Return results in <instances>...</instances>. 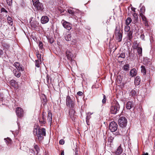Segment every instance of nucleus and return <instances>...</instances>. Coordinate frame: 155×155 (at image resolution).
Returning <instances> with one entry per match:
<instances>
[{"label": "nucleus", "instance_id": "nucleus-12", "mask_svg": "<svg viewBox=\"0 0 155 155\" xmlns=\"http://www.w3.org/2000/svg\"><path fill=\"white\" fill-rule=\"evenodd\" d=\"M49 21V18L45 15L42 16L41 19V22L42 24H45L48 23Z\"/></svg>", "mask_w": 155, "mask_h": 155}, {"label": "nucleus", "instance_id": "nucleus-35", "mask_svg": "<svg viewBox=\"0 0 155 155\" xmlns=\"http://www.w3.org/2000/svg\"><path fill=\"white\" fill-rule=\"evenodd\" d=\"M41 100L43 101L42 103L45 104L47 102V99L45 95H43L41 96Z\"/></svg>", "mask_w": 155, "mask_h": 155}, {"label": "nucleus", "instance_id": "nucleus-13", "mask_svg": "<svg viewBox=\"0 0 155 155\" xmlns=\"http://www.w3.org/2000/svg\"><path fill=\"white\" fill-rule=\"evenodd\" d=\"M14 65L16 68V69L21 71H24V69L22 67V65L20 64L19 63L15 62L14 63Z\"/></svg>", "mask_w": 155, "mask_h": 155}, {"label": "nucleus", "instance_id": "nucleus-21", "mask_svg": "<svg viewBox=\"0 0 155 155\" xmlns=\"http://www.w3.org/2000/svg\"><path fill=\"white\" fill-rule=\"evenodd\" d=\"M122 152V149L120 146H119L115 152V154L116 155H120Z\"/></svg>", "mask_w": 155, "mask_h": 155}, {"label": "nucleus", "instance_id": "nucleus-45", "mask_svg": "<svg viewBox=\"0 0 155 155\" xmlns=\"http://www.w3.org/2000/svg\"><path fill=\"white\" fill-rule=\"evenodd\" d=\"M93 113L91 112H88L87 114L86 119L89 120L91 117V115Z\"/></svg>", "mask_w": 155, "mask_h": 155}, {"label": "nucleus", "instance_id": "nucleus-11", "mask_svg": "<svg viewBox=\"0 0 155 155\" xmlns=\"http://www.w3.org/2000/svg\"><path fill=\"white\" fill-rule=\"evenodd\" d=\"M66 56L68 59L71 61L74 59L73 54L71 52L67 51L66 52Z\"/></svg>", "mask_w": 155, "mask_h": 155}, {"label": "nucleus", "instance_id": "nucleus-59", "mask_svg": "<svg viewBox=\"0 0 155 155\" xmlns=\"http://www.w3.org/2000/svg\"><path fill=\"white\" fill-rule=\"evenodd\" d=\"M61 155H64V151H62L61 152Z\"/></svg>", "mask_w": 155, "mask_h": 155}, {"label": "nucleus", "instance_id": "nucleus-7", "mask_svg": "<svg viewBox=\"0 0 155 155\" xmlns=\"http://www.w3.org/2000/svg\"><path fill=\"white\" fill-rule=\"evenodd\" d=\"M64 27L68 30H70L72 28L71 25L69 22L63 20L61 21Z\"/></svg>", "mask_w": 155, "mask_h": 155}, {"label": "nucleus", "instance_id": "nucleus-14", "mask_svg": "<svg viewBox=\"0 0 155 155\" xmlns=\"http://www.w3.org/2000/svg\"><path fill=\"white\" fill-rule=\"evenodd\" d=\"M64 37L65 39L67 41H70L73 39L71 34L68 32L66 33Z\"/></svg>", "mask_w": 155, "mask_h": 155}, {"label": "nucleus", "instance_id": "nucleus-38", "mask_svg": "<svg viewBox=\"0 0 155 155\" xmlns=\"http://www.w3.org/2000/svg\"><path fill=\"white\" fill-rule=\"evenodd\" d=\"M4 140H5V141L7 145L10 143L11 141V140L9 138H5Z\"/></svg>", "mask_w": 155, "mask_h": 155}, {"label": "nucleus", "instance_id": "nucleus-48", "mask_svg": "<svg viewBox=\"0 0 155 155\" xmlns=\"http://www.w3.org/2000/svg\"><path fill=\"white\" fill-rule=\"evenodd\" d=\"M120 30L117 28V27L116 26L115 31V35H117L118 33H120Z\"/></svg>", "mask_w": 155, "mask_h": 155}, {"label": "nucleus", "instance_id": "nucleus-10", "mask_svg": "<svg viewBox=\"0 0 155 155\" xmlns=\"http://www.w3.org/2000/svg\"><path fill=\"white\" fill-rule=\"evenodd\" d=\"M34 6L38 10L41 11H42L44 8L43 4L39 2L36 4H35Z\"/></svg>", "mask_w": 155, "mask_h": 155}, {"label": "nucleus", "instance_id": "nucleus-41", "mask_svg": "<svg viewBox=\"0 0 155 155\" xmlns=\"http://www.w3.org/2000/svg\"><path fill=\"white\" fill-rule=\"evenodd\" d=\"M132 46L133 49H137L138 47V44L137 42H134Z\"/></svg>", "mask_w": 155, "mask_h": 155}, {"label": "nucleus", "instance_id": "nucleus-44", "mask_svg": "<svg viewBox=\"0 0 155 155\" xmlns=\"http://www.w3.org/2000/svg\"><path fill=\"white\" fill-rule=\"evenodd\" d=\"M34 148L36 150L37 152V154L39 153L40 150V148L37 145H35L34 146Z\"/></svg>", "mask_w": 155, "mask_h": 155}, {"label": "nucleus", "instance_id": "nucleus-50", "mask_svg": "<svg viewBox=\"0 0 155 155\" xmlns=\"http://www.w3.org/2000/svg\"><path fill=\"white\" fill-rule=\"evenodd\" d=\"M140 11L141 13H143L145 11V8L143 6L140 9Z\"/></svg>", "mask_w": 155, "mask_h": 155}, {"label": "nucleus", "instance_id": "nucleus-24", "mask_svg": "<svg viewBox=\"0 0 155 155\" xmlns=\"http://www.w3.org/2000/svg\"><path fill=\"white\" fill-rule=\"evenodd\" d=\"M127 36L128 37L129 40H131L133 38V31L130 30V31L129 32H127Z\"/></svg>", "mask_w": 155, "mask_h": 155}, {"label": "nucleus", "instance_id": "nucleus-33", "mask_svg": "<svg viewBox=\"0 0 155 155\" xmlns=\"http://www.w3.org/2000/svg\"><path fill=\"white\" fill-rule=\"evenodd\" d=\"M129 65L128 64H125L123 66V69L125 71L129 70Z\"/></svg>", "mask_w": 155, "mask_h": 155}, {"label": "nucleus", "instance_id": "nucleus-29", "mask_svg": "<svg viewBox=\"0 0 155 155\" xmlns=\"http://www.w3.org/2000/svg\"><path fill=\"white\" fill-rule=\"evenodd\" d=\"M141 72L143 75H145L146 74V69L145 67L143 66H141Z\"/></svg>", "mask_w": 155, "mask_h": 155}, {"label": "nucleus", "instance_id": "nucleus-53", "mask_svg": "<svg viewBox=\"0 0 155 155\" xmlns=\"http://www.w3.org/2000/svg\"><path fill=\"white\" fill-rule=\"evenodd\" d=\"M140 38L142 40H144V38H145V35L144 34H141L140 36Z\"/></svg>", "mask_w": 155, "mask_h": 155}, {"label": "nucleus", "instance_id": "nucleus-46", "mask_svg": "<svg viewBox=\"0 0 155 155\" xmlns=\"http://www.w3.org/2000/svg\"><path fill=\"white\" fill-rule=\"evenodd\" d=\"M41 119L43 120V121H41V122H42L41 124L42 125L45 124L46 122V119L44 116L43 114V116L42 117V118Z\"/></svg>", "mask_w": 155, "mask_h": 155}, {"label": "nucleus", "instance_id": "nucleus-8", "mask_svg": "<svg viewBox=\"0 0 155 155\" xmlns=\"http://www.w3.org/2000/svg\"><path fill=\"white\" fill-rule=\"evenodd\" d=\"M16 112L17 116L21 117L23 116V111L22 109L20 107H18L16 108Z\"/></svg>", "mask_w": 155, "mask_h": 155}, {"label": "nucleus", "instance_id": "nucleus-25", "mask_svg": "<svg viewBox=\"0 0 155 155\" xmlns=\"http://www.w3.org/2000/svg\"><path fill=\"white\" fill-rule=\"evenodd\" d=\"M10 85L12 87L15 88L16 87L17 85V82L16 81L14 80H12L10 81Z\"/></svg>", "mask_w": 155, "mask_h": 155}, {"label": "nucleus", "instance_id": "nucleus-47", "mask_svg": "<svg viewBox=\"0 0 155 155\" xmlns=\"http://www.w3.org/2000/svg\"><path fill=\"white\" fill-rule=\"evenodd\" d=\"M7 3L9 5H11L12 4V0H6Z\"/></svg>", "mask_w": 155, "mask_h": 155}, {"label": "nucleus", "instance_id": "nucleus-23", "mask_svg": "<svg viewBox=\"0 0 155 155\" xmlns=\"http://www.w3.org/2000/svg\"><path fill=\"white\" fill-rule=\"evenodd\" d=\"M76 10L74 8H69L68 9V12L69 14L71 15L72 16H74Z\"/></svg>", "mask_w": 155, "mask_h": 155}, {"label": "nucleus", "instance_id": "nucleus-27", "mask_svg": "<svg viewBox=\"0 0 155 155\" xmlns=\"http://www.w3.org/2000/svg\"><path fill=\"white\" fill-rule=\"evenodd\" d=\"M32 28H35L38 26V23L36 21H33L31 23Z\"/></svg>", "mask_w": 155, "mask_h": 155}, {"label": "nucleus", "instance_id": "nucleus-20", "mask_svg": "<svg viewBox=\"0 0 155 155\" xmlns=\"http://www.w3.org/2000/svg\"><path fill=\"white\" fill-rule=\"evenodd\" d=\"M137 49V52L138 56L139 58L142 56V48L139 47Z\"/></svg>", "mask_w": 155, "mask_h": 155}, {"label": "nucleus", "instance_id": "nucleus-54", "mask_svg": "<svg viewBox=\"0 0 155 155\" xmlns=\"http://www.w3.org/2000/svg\"><path fill=\"white\" fill-rule=\"evenodd\" d=\"M41 55L39 54H37V57L38 60L39 59H41Z\"/></svg>", "mask_w": 155, "mask_h": 155}, {"label": "nucleus", "instance_id": "nucleus-26", "mask_svg": "<svg viewBox=\"0 0 155 155\" xmlns=\"http://www.w3.org/2000/svg\"><path fill=\"white\" fill-rule=\"evenodd\" d=\"M117 37V39L118 40L119 42L121 41L122 40V34L121 33H118L116 35Z\"/></svg>", "mask_w": 155, "mask_h": 155}, {"label": "nucleus", "instance_id": "nucleus-6", "mask_svg": "<svg viewBox=\"0 0 155 155\" xmlns=\"http://www.w3.org/2000/svg\"><path fill=\"white\" fill-rule=\"evenodd\" d=\"M82 14L81 12L78 10H75V14L74 16V18H75L76 20H78L79 19V21H81L80 20L82 16Z\"/></svg>", "mask_w": 155, "mask_h": 155}, {"label": "nucleus", "instance_id": "nucleus-61", "mask_svg": "<svg viewBox=\"0 0 155 155\" xmlns=\"http://www.w3.org/2000/svg\"><path fill=\"white\" fill-rule=\"evenodd\" d=\"M86 122H87V124L88 125H89L88 123H89V122L88 121V120H86Z\"/></svg>", "mask_w": 155, "mask_h": 155}, {"label": "nucleus", "instance_id": "nucleus-64", "mask_svg": "<svg viewBox=\"0 0 155 155\" xmlns=\"http://www.w3.org/2000/svg\"><path fill=\"white\" fill-rule=\"evenodd\" d=\"M4 16V15H3ZM4 17H5V16H4V17H3V18H4Z\"/></svg>", "mask_w": 155, "mask_h": 155}, {"label": "nucleus", "instance_id": "nucleus-16", "mask_svg": "<svg viewBox=\"0 0 155 155\" xmlns=\"http://www.w3.org/2000/svg\"><path fill=\"white\" fill-rule=\"evenodd\" d=\"M140 15L145 25L146 26H147L148 25V21L147 20L146 17L143 14H142V13H140Z\"/></svg>", "mask_w": 155, "mask_h": 155}, {"label": "nucleus", "instance_id": "nucleus-55", "mask_svg": "<svg viewBox=\"0 0 155 155\" xmlns=\"http://www.w3.org/2000/svg\"><path fill=\"white\" fill-rule=\"evenodd\" d=\"M77 94L79 96H81L83 94V93L81 91H78L77 92Z\"/></svg>", "mask_w": 155, "mask_h": 155}, {"label": "nucleus", "instance_id": "nucleus-34", "mask_svg": "<svg viewBox=\"0 0 155 155\" xmlns=\"http://www.w3.org/2000/svg\"><path fill=\"white\" fill-rule=\"evenodd\" d=\"M132 21V19L130 18H128L125 21L126 25H129Z\"/></svg>", "mask_w": 155, "mask_h": 155}, {"label": "nucleus", "instance_id": "nucleus-62", "mask_svg": "<svg viewBox=\"0 0 155 155\" xmlns=\"http://www.w3.org/2000/svg\"><path fill=\"white\" fill-rule=\"evenodd\" d=\"M3 46H4V47H5V44H3Z\"/></svg>", "mask_w": 155, "mask_h": 155}, {"label": "nucleus", "instance_id": "nucleus-56", "mask_svg": "<svg viewBox=\"0 0 155 155\" xmlns=\"http://www.w3.org/2000/svg\"><path fill=\"white\" fill-rule=\"evenodd\" d=\"M75 155H78V149L77 147L75 148Z\"/></svg>", "mask_w": 155, "mask_h": 155}, {"label": "nucleus", "instance_id": "nucleus-9", "mask_svg": "<svg viewBox=\"0 0 155 155\" xmlns=\"http://www.w3.org/2000/svg\"><path fill=\"white\" fill-rule=\"evenodd\" d=\"M127 132L124 130V127H121L120 129H118V132L115 133L116 135H120L123 136H124L126 133Z\"/></svg>", "mask_w": 155, "mask_h": 155}, {"label": "nucleus", "instance_id": "nucleus-58", "mask_svg": "<svg viewBox=\"0 0 155 155\" xmlns=\"http://www.w3.org/2000/svg\"><path fill=\"white\" fill-rule=\"evenodd\" d=\"M39 120L40 123H41V124L42 122H41V121H43V120L42 119H39Z\"/></svg>", "mask_w": 155, "mask_h": 155}, {"label": "nucleus", "instance_id": "nucleus-37", "mask_svg": "<svg viewBox=\"0 0 155 155\" xmlns=\"http://www.w3.org/2000/svg\"><path fill=\"white\" fill-rule=\"evenodd\" d=\"M136 90L135 89L132 90L130 92V94L133 97L135 96L136 94Z\"/></svg>", "mask_w": 155, "mask_h": 155}, {"label": "nucleus", "instance_id": "nucleus-22", "mask_svg": "<svg viewBox=\"0 0 155 155\" xmlns=\"http://www.w3.org/2000/svg\"><path fill=\"white\" fill-rule=\"evenodd\" d=\"M51 81V79L50 77L49 76L48 74H47L46 76V80H45L44 82L46 84H48L50 83Z\"/></svg>", "mask_w": 155, "mask_h": 155}, {"label": "nucleus", "instance_id": "nucleus-1", "mask_svg": "<svg viewBox=\"0 0 155 155\" xmlns=\"http://www.w3.org/2000/svg\"><path fill=\"white\" fill-rule=\"evenodd\" d=\"M66 104L67 107L70 109L69 110V115L73 120H75L77 116L75 114V103L73 99L69 96H67L66 98Z\"/></svg>", "mask_w": 155, "mask_h": 155}, {"label": "nucleus", "instance_id": "nucleus-17", "mask_svg": "<svg viewBox=\"0 0 155 155\" xmlns=\"http://www.w3.org/2000/svg\"><path fill=\"white\" fill-rule=\"evenodd\" d=\"M137 73V71L135 68L132 69L130 72V76L133 77L135 76Z\"/></svg>", "mask_w": 155, "mask_h": 155}, {"label": "nucleus", "instance_id": "nucleus-40", "mask_svg": "<svg viewBox=\"0 0 155 155\" xmlns=\"http://www.w3.org/2000/svg\"><path fill=\"white\" fill-rule=\"evenodd\" d=\"M38 46L40 49L41 51H43V47L42 42L41 41H39Z\"/></svg>", "mask_w": 155, "mask_h": 155}, {"label": "nucleus", "instance_id": "nucleus-32", "mask_svg": "<svg viewBox=\"0 0 155 155\" xmlns=\"http://www.w3.org/2000/svg\"><path fill=\"white\" fill-rule=\"evenodd\" d=\"M48 119L49 120V121L51 123L52 120V114L49 111L48 112Z\"/></svg>", "mask_w": 155, "mask_h": 155}, {"label": "nucleus", "instance_id": "nucleus-30", "mask_svg": "<svg viewBox=\"0 0 155 155\" xmlns=\"http://www.w3.org/2000/svg\"><path fill=\"white\" fill-rule=\"evenodd\" d=\"M7 20L8 23L11 25L13 24V21L12 18L8 16L7 18Z\"/></svg>", "mask_w": 155, "mask_h": 155}, {"label": "nucleus", "instance_id": "nucleus-43", "mask_svg": "<svg viewBox=\"0 0 155 155\" xmlns=\"http://www.w3.org/2000/svg\"><path fill=\"white\" fill-rule=\"evenodd\" d=\"M40 62V61L38 60H35V66L37 68H39L40 67L39 64Z\"/></svg>", "mask_w": 155, "mask_h": 155}, {"label": "nucleus", "instance_id": "nucleus-52", "mask_svg": "<svg viewBox=\"0 0 155 155\" xmlns=\"http://www.w3.org/2000/svg\"><path fill=\"white\" fill-rule=\"evenodd\" d=\"M64 143V141L63 139H61L59 142L60 144L61 145H63Z\"/></svg>", "mask_w": 155, "mask_h": 155}, {"label": "nucleus", "instance_id": "nucleus-4", "mask_svg": "<svg viewBox=\"0 0 155 155\" xmlns=\"http://www.w3.org/2000/svg\"><path fill=\"white\" fill-rule=\"evenodd\" d=\"M118 123L120 127H125L127 126V123L126 118L123 116L120 117L119 119Z\"/></svg>", "mask_w": 155, "mask_h": 155}, {"label": "nucleus", "instance_id": "nucleus-18", "mask_svg": "<svg viewBox=\"0 0 155 155\" xmlns=\"http://www.w3.org/2000/svg\"><path fill=\"white\" fill-rule=\"evenodd\" d=\"M18 70L15 69L13 70V72L14 75L17 77L19 78L21 76V73Z\"/></svg>", "mask_w": 155, "mask_h": 155}, {"label": "nucleus", "instance_id": "nucleus-57", "mask_svg": "<svg viewBox=\"0 0 155 155\" xmlns=\"http://www.w3.org/2000/svg\"><path fill=\"white\" fill-rule=\"evenodd\" d=\"M3 51L2 49H0V55L3 54Z\"/></svg>", "mask_w": 155, "mask_h": 155}, {"label": "nucleus", "instance_id": "nucleus-51", "mask_svg": "<svg viewBox=\"0 0 155 155\" xmlns=\"http://www.w3.org/2000/svg\"><path fill=\"white\" fill-rule=\"evenodd\" d=\"M32 1L34 5H35V4L39 2V0H32Z\"/></svg>", "mask_w": 155, "mask_h": 155}, {"label": "nucleus", "instance_id": "nucleus-60", "mask_svg": "<svg viewBox=\"0 0 155 155\" xmlns=\"http://www.w3.org/2000/svg\"><path fill=\"white\" fill-rule=\"evenodd\" d=\"M148 155V153H145L143 154V155Z\"/></svg>", "mask_w": 155, "mask_h": 155}, {"label": "nucleus", "instance_id": "nucleus-49", "mask_svg": "<svg viewBox=\"0 0 155 155\" xmlns=\"http://www.w3.org/2000/svg\"><path fill=\"white\" fill-rule=\"evenodd\" d=\"M106 96L105 95H103V99L102 101V102L103 104H104L106 102Z\"/></svg>", "mask_w": 155, "mask_h": 155}, {"label": "nucleus", "instance_id": "nucleus-5", "mask_svg": "<svg viewBox=\"0 0 155 155\" xmlns=\"http://www.w3.org/2000/svg\"><path fill=\"white\" fill-rule=\"evenodd\" d=\"M109 128L111 132H115L117 129V125L116 122L112 121L110 123Z\"/></svg>", "mask_w": 155, "mask_h": 155}, {"label": "nucleus", "instance_id": "nucleus-28", "mask_svg": "<svg viewBox=\"0 0 155 155\" xmlns=\"http://www.w3.org/2000/svg\"><path fill=\"white\" fill-rule=\"evenodd\" d=\"M1 12L3 13V15H4L5 17H6L7 16V13H8V11L4 8H2L1 9Z\"/></svg>", "mask_w": 155, "mask_h": 155}, {"label": "nucleus", "instance_id": "nucleus-19", "mask_svg": "<svg viewBox=\"0 0 155 155\" xmlns=\"http://www.w3.org/2000/svg\"><path fill=\"white\" fill-rule=\"evenodd\" d=\"M140 78L139 76H137L134 80L135 84L136 85L140 84Z\"/></svg>", "mask_w": 155, "mask_h": 155}, {"label": "nucleus", "instance_id": "nucleus-3", "mask_svg": "<svg viewBox=\"0 0 155 155\" xmlns=\"http://www.w3.org/2000/svg\"><path fill=\"white\" fill-rule=\"evenodd\" d=\"M120 105L117 102H116L114 105H112L110 108V112L111 114H116L119 112Z\"/></svg>", "mask_w": 155, "mask_h": 155}, {"label": "nucleus", "instance_id": "nucleus-2", "mask_svg": "<svg viewBox=\"0 0 155 155\" xmlns=\"http://www.w3.org/2000/svg\"><path fill=\"white\" fill-rule=\"evenodd\" d=\"M45 129L42 128L41 129L39 128H34L33 130V133L34 135L37 136L39 141H41L43 139V135L45 136Z\"/></svg>", "mask_w": 155, "mask_h": 155}, {"label": "nucleus", "instance_id": "nucleus-15", "mask_svg": "<svg viewBox=\"0 0 155 155\" xmlns=\"http://www.w3.org/2000/svg\"><path fill=\"white\" fill-rule=\"evenodd\" d=\"M134 107V104L132 102L128 101L126 104V108L128 110H130Z\"/></svg>", "mask_w": 155, "mask_h": 155}, {"label": "nucleus", "instance_id": "nucleus-31", "mask_svg": "<svg viewBox=\"0 0 155 155\" xmlns=\"http://www.w3.org/2000/svg\"><path fill=\"white\" fill-rule=\"evenodd\" d=\"M114 138V134H113L112 135H111L108 138V142H110V143H112L113 141Z\"/></svg>", "mask_w": 155, "mask_h": 155}, {"label": "nucleus", "instance_id": "nucleus-36", "mask_svg": "<svg viewBox=\"0 0 155 155\" xmlns=\"http://www.w3.org/2000/svg\"><path fill=\"white\" fill-rule=\"evenodd\" d=\"M130 27L129 25H126L125 26L124 30L125 32L130 31Z\"/></svg>", "mask_w": 155, "mask_h": 155}, {"label": "nucleus", "instance_id": "nucleus-63", "mask_svg": "<svg viewBox=\"0 0 155 155\" xmlns=\"http://www.w3.org/2000/svg\"><path fill=\"white\" fill-rule=\"evenodd\" d=\"M141 5H142V4H140V6H141Z\"/></svg>", "mask_w": 155, "mask_h": 155}, {"label": "nucleus", "instance_id": "nucleus-39", "mask_svg": "<svg viewBox=\"0 0 155 155\" xmlns=\"http://www.w3.org/2000/svg\"><path fill=\"white\" fill-rule=\"evenodd\" d=\"M125 53L124 52H122L118 56V58H125Z\"/></svg>", "mask_w": 155, "mask_h": 155}, {"label": "nucleus", "instance_id": "nucleus-42", "mask_svg": "<svg viewBox=\"0 0 155 155\" xmlns=\"http://www.w3.org/2000/svg\"><path fill=\"white\" fill-rule=\"evenodd\" d=\"M47 38L48 41L50 43L52 44L53 42L54 39L50 37H48Z\"/></svg>", "mask_w": 155, "mask_h": 155}]
</instances>
